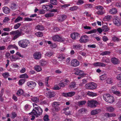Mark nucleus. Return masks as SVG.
<instances>
[{
  "label": "nucleus",
  "instance_id": "obj_4",
  "mask_svg": "<svg viewBox=\"0 0 121 121\" xmlns=\"http://www.w3.org/2000/svg\"><path fill=\"white\" fill-rule=\"evenodd\" d=\"M60 105V103L59 102H53L52 104V108L51 110L53 112H57L59 111L60 110V108L59 106Z\"/></svg>",
  "mask_w": 121,
  "mask_h": 121
},
{
  "label": "nucleus",
  "instance_id": "obj_1",
  "mask_svg": "<svg viewBox=\"0 0 121 121\" xmlns=\"http://www.w3.org/2000/svg\"><path fill=\"white\" fill-rule=\"evenodd\" d=\"M26 32L24 29L20 28L19 30L10 32V34L11 35H15L13 36V40H15L19 36L24 35Z\"/></svg>",
  "mask_w": 121,
  "mask_h": 121
},
{
  "label": "nucleus",
  "instance_id": "obj_26",
  "mask_svg": "<svg viewBox=\"0 0 121 121\" xmlns=\"http://www.w3.org/2000/svg\"><path fill=\"white\" fill-rule=\"evenodd\" d=\"M109 12L111 14H114L117 13V11L116 9L113 8L110 10Z\"/></svg>",
  "mask_w": 121,
  "mask_h": 121
},
{
  "label": "nucleus",
  "instance_id": "obj_12",
  "mask_svg": "<svg viewBox=\"0 0 121 121\" xmlns=\"http://www.w3.org/2000/svg\"><path fill=\"white\" fill-rule=\"evenodd\" d=\"M36 85V83L33 81H29L27 82V85L29 87L34 89Z\"/></svg>",
  "mask_w": 121,
  "mask_h": 121
},
{
  "label": "nucleus",
  "instance_id": "obj_51",
  "mask_svg": "<svg viewBox=\"0 0 121 121\" xmlns=\"http://www.w3.org/2000/svg\"><path fill=\"white\" fill-rule=\"evenodd\" d=\"M53 54V53L52 52H48L46 53L45 56L48 57H50Z\"/></svg>",
  "mask_w": 121,
  "mask_h": 121
},
{
  "label": "nucleus",
  "instance_id": "obj_40",
  "mask_svg": "<svg viewBox=\"0 0 121 121\" xmlns=\"http://www.w3.org/2000/svg\"><path fill=\"white\" fill-rule=\"evenodd\" d=\"M24 93L22 89L18 90L17 92V94L19 96H20L22 95Z\"/></svg>",
  "mask_w": 121,
  "mask_h": 121
},
{
  "label": "nucleus",
  "instance_id": "obj_55",
  "mask_svg": "<svg viewBox=\"0 0 121 121\" xmlns=\"http://www.w3.org/2000/svg\"><path fill=\"white\" fill-rule=\"evenodd\" d=\"M2 75L5 78H7L10 76L9 73L8 72L3 73Z\"/></svg>",
  "mask_w": 121,
  "mask_h": 121
},
{
  "label": "nucleus",
  "instance_id": "obj_15",
  "mask_svg": "<svg viewBox=\"0 0 121 121\" xmlns=\"http://www.w3.org/2000/svg\"><path fill=\"white\" fill-rule=\"evenodd\" d=\"M41 56V54L40 52H36L33 55L34 58L36 60L40 59Z\"/></svg>",
  "mask_w": 121,
  "mask_h": 121
},
{
  "label": "nucleus",
  "instance_id": "obj_9",
  "mask_svg": "<svg viewBox=\"0 0 121 121\" xmlns=\"http://www.w3.org/2000/svg\"><path fill=\"white\" fill-rule=\"evenodd\" d=\"M113 22L114 24L117 26H119L121 25V19L117 16L114 17Z\"/></svg>",
  "mask_w": 121,
  "mask_h": 121
},
{
  "label": "nucleus",
  "instance_id": "obj_49",
  "mask_svg": "<svg viewBox=\"0 0 121 121\" xmlns=\"http://www.w3.org/2000/svg\"><path fill=\"white\" fill-rule=\"evenodd\" d=\"M75 93L74 91H71L68 93V97H71L75 95Z\"/></svg>",
  "mask_w": 121,
  "mask_h": 121
},
{
  "label": "nucleus",
  "instance_id": "obj_31",
  "mask_svg": "<svg viewBox=\"0 0 121 121\" xmlns=\"http://www.w3.org/2000/svg\"><path fill=\"white\" fill-rule=\"evenodd\" d=\"M12 48H15L17 50L18 49V48L17 46L14 44L13 45H10L8 46L7 48V49H10Z\"/></svg>",
  "mask_w": 121,
  "mask_h": 121
},
{
  "label": "nucleus",
  "instance_id": "obj_21",
  "mask_svg": "<svg viewBox=\"0 0 121 121\" xmlns=\"http://www.w3.org/2000/svg\"><path fill=\"white\" fill-rule=\"evenodd\" d=\"M10 58L11 61H15L20 59V58L18 56L13 55L11 56Z\"/></svg>",
  "mask_w": 121,
  "mask_h": 121
},
{
  "label": "nucleus",
  "instance_id": "obj_47",
  "mask_svg": "<svg viewBox=\"0 0 121 121\" xmlns=\"http://www.w3.org/2000/svg\"><path fill=\"white\" fill-rule=\"evenodd\" d=\"M31 100L32 101L36 103L38 102L39 101V99L37 97H34L31 98Z\"/></svg>",
  "mask_w": 121,
  "mask_h": 121
},
{
  "label": "nucleus",
  "instance_id": "obj_42",
  "mask_svg": "<svg viewBox=\"0 0 121 121\" xmlns=\"http://www.w3.org/2000/svg\"><path fill=\"white\" fill-rule=\"evenodd\" d=\"M23 18L20 17H18L14 21V22L15 23H17L22 20Z\"/></svg>",
  "mask_w": 121,
  "mask_h": 121
},
{
  "label": "nucleus",
  "instance_id": "obj_18",
  "mask_svg": "<svg viewBox=\"0 0 121 121\" xmlns=\"http://www.w3.org/2000/svg\"><path fill=\"white\" fill-rule=\"evenodd\" d=\"M79 36V34L78 33H73L71 35V38L73 39H75L78 36Z\"/></svg>",
  "mask_w": 121,
  "mask_h": 121
},
{
  "label": "nucleus",
  "instance_id": "obj_61",
  "mask_svg": "<svg viewBox=\"0 0 121 121\" xmlns=\"http://www.w3.org/2000/svg\"><path fill=\"white\" fill-rule=\"evenodd\" d=\"M30 106L29 105L27 104H26L25 106V109L26 111H27L29 110L30 108Z\"/></svg>",
  "mask_w": 121,
  "mask_h": 121
},
{
  "label": "nucleus",
  "instance_id": "obj_38",
  "mask_svg": "<svg viewBox=\"0 0 121 121\" xmlns=\"http://www.w3.org/2000/svg\"><path fill=\"white\" fill-rule=\"evenodd\" d=\"M35 35L39 37H42L43 36V33L39 31L36 33Z\"/></svg>",
  "mask_w": 121,
  "mask_h": 121
},
{
  "label": "nucleus",
  "instance_id": "obj_64",
  "mask_svg": "<svg viewBox=\"0 0 121 121\" xmlns=\"http://www.w3.org/2000/svg\"><path fill=\"white\" fill-rule=\"evenodd\" d=\"M43 120L44 121H49L48 116L47 115H45L43 117Z\"/></svg>",
  "mask_w": 121,
  "mask_h": 121
},
{
  "label": "nucleus",
  "instance_id": "obj_62",
  "mask_svg": "<svg viewBox=\"0 0 121 121\" xmlns=\"http://www.w3.org/2000/svg\"><path fill=\"white\" fill-rule=\"evenodd\" d=\"M34 108L33 110H35L38 109V108H40L38 106V105L34 103L33 104Z\"/></svg>",
  "mask_w": 121,
  "mask_h": 121
},
{
  "label": "nucleus",
  "instance_id": "obj_27",
  "mask_svg": "<svg viewBox=\"0 0 121 121\" xmlns=\"http://www.w3.org/2000/svg\"><path fill=\"white\" fill-rule=\"evenodd\" d=\"M106 109L107 111L110 112H113L115 110V109L113 107L110 106L107 107Z\"/></svg>",
  "mask_w": 121,
  "mask_h": 121
},
{
  "label": "nucleus",
  "instance_id": "obj_58",
  "mask_svg": "<svg viewBox=\"0 0 121 121\" xmlns=\"http://www.w3.org/2000/svg\"><path fill=\"white\" fill-rule=\"evenodd\" d=\"M25 82V80L24 79H22L20 80L18 82L19 85H22Z\"/></svg>",
  "mask_w": 121,
  "mask_h": 121
},
{
  "label": "nucleus",
  "instance_id": "obj_41",
  "mask_svg": "<svg viewBox=\"0 0 121 121\" xmlns=\"http://www.w3.org/2000/svg\"><path fill=\"white\" fill-rule=\"evenodd\" d=\"M87 111V110L84 108H82L78 110V112L80 113L83 114Z\"/></svg>",
  "mask_w": 121,
  "mask_h": 121
},
{
  "label": "nucleus",
  "instance_id": "obj_52",
  "mask_svg": "<svg viewBox=\"0 0 121 121\" xmlns=\"http://www.w3.org/2000/svg\"><path fill=\"white\" fill-rule=\"evenodd\" d=\"M73 47L74 49L79 50L81 47V46L79 45H73Z\"/></svg>",
  "mask_w": 121,
  "mask_h": 121
},
{
  "label": "nucleus",
  "instance_id": "obj_34",
  "mask_svg": "<svg viewBox=\"0 0 121 121\" xmlns=\"http://www.w3.org/2000/svg\"><path fill=\"white\" fill-rule=\"evenodd\" d=\"M91 90H93L96 88L97 86V85L95 83L93 82H91Z\"/></svg>",
  "mask_w": 121,
  "mask_h": 121
},
{
  "label": "nucleus",
  "instance_id": "obj_35",
  "mask_svg": "<svg viewBox=\"0 0 121 121\" xmlns=\"http://www.w3.org/2000/svg\"><path fill=\"white\" fill-rule=\"evenodd\" d=\"M102 61L103 62H105L107 63H108L110 61V60L107 57H104L102 59Z\"/></svg>",
  "mask_w": 121,
  "mask_h": 121
},
{
  "label": "nucleus",
  "instance_id": "obj_5",
  "mask_svg": "<svg viewBox=\"0 0 121 121\" xmlns=\"http://www.w3.org/2000/svg\"><path fill=\"white\" fill-rule=\"evenodd\" d=\"M42 112V109L40 107L38 108V109L35 110H33L31 113H29V114L34 115L37 117L41 115Z\"/></svg>",
  "mask_w": 121,
  "mask_h": 121
},
{
  "label": "nucleus",
  "instance_id": "obj_2",
  "mask_svg": "<svg viewBox=\"0 0 121 121\" xmlns=\"http://www.w3.org/2000/svg\"><path fill=\"white\" fill-rule=\"evenodd\" d=\"M103 97L104 100L108 103H112L114 101V97L110 94H104L103 95Z\"/></svg>",
  "mask_w": 121,
  "mask_h": 121
},
{
  "label": "nucleus",
  "instance_id": "obj_57",
  "mask_svg": "<svg viewBox=\"0 0 121 121\" xmlns=\"http://www.w3.org/2000/svg\"><path fill=\"white\" fill-rule=\"evenodd\" d=\"M111 17L110 16H107L105 17L104 19L105 21H108L110 20Z\"/></svg>",
  "mask_w": 121,
  "mask_h": 121
},
{
  "label": "nucleus",
  "instance_id": "obj_32",
  "mask_svg": "<svg viewBox=\"0 0 121 121\" xmlns=\"http://www.w3.org/2000/svg\"><path fill=\"white\" fill-rule=\"evenodd\" d=\"M79 7L78 6L76 5H74L72 7H71L69 8V10L73 11L76 10L78 9Z\"/></svg>",
  "mask_w": 121,
  "mask_h": 121
},
{
  "label": "nucleus",
  "instance_id": "obj_19",
  "mask_svg": "<svg viewBox=\"0 0 121 121\" xmlns=\"http://www.w3.org/2000/svg\"><path fill=\"white\" fill-rule=\"evenodd\" d=\"M67 17L66 15H62L59 16L58 18V21L60 22H61L65 20Z\"/></svg>",
  "mask_w": 121,
  "mask_h": 121
},
{
  "label": "nucleus",
  "instance_id": "obj_7",
  "mask_svg": "<svg viewBox=\"0 0 121 121\" xmlns=\"http://www.w3.org/2000/svg\"><path fill=\"white\" fill-rule=\"evenodd\" d=\"M87 104L88 106L91 108H95L99 104V103L95 100H88Z\"/></svg>",
  "mask_w": 121,
  "mask_h": 121
},
{
  "label": "nucleus",
  "instance_id": "obj_56",
  "mask_svg": "<svg viewBox=\"0 0 121 121\" xmlns=\"http://www.w3.org/2000/svg\"><path fill=\"white\" fill-rule=\"evenodd\" d=\"M93 5L91 4H88L84 5V7L85 9L87 8H92Z\"/></svg>",
  "mask_w": 121,
  "mask_h": 121
},
{
  "label": "nucleus",
  "instance_id": "obj_24",
  "mask_svg": "<svg viewBox=\"0 0 121 121\" xmlns=\"http://www.w3.org/2000/svg\"><path fill=\"white\" fill-rule=\"evenodd\" d=\"M87 94L88 96L92 97L96 96L97 95V94L96 93L91 92L90 91L88 92Z\"/></svg>",
  "mask_w": 121,
  "mask_h": 121
},
{
  "label": "nucleus",
  "instance_id": "obj_23",
  "mask_svg": "<svg viewBox=\"0 0 121 121\" xmlns=\"http://www.w3.org/2000/svg\"><path fill=\"white\" fill-rule=\"evenodd\" d=\"M35 29L38 30L42 31L44 30V28L42 25H38L35 27Z\"/></svg>",
  "mask_w": 121,
  "mask_h": 121
},
{
  "label": "nucleus",
  "instance_id": "obj_44",
  "mask_svg": "<svg viewBox=\"0 0 121 121\" xmlns=\"http://www.w3.org/2000/svg\"><path fill=\"white\" fill-rule=\"evenodd\" d=\"M58 59H61V60H63L65 58V55L62 54L59 55L58 56Z\"/></svg>",
  "mask_w": 121,
  "mask_h": 121
},
{
  "label": "nucleus",
  "instance_id": "obj_59",
  "mask_svg": "<svg viewBox=\"0 0 121 121\" xmlns=\"http://www.w3.org/2000/svg\"><path fill=\"white\" fill-rule=\"evenodd\" d=\"M86 88L88 89H91V83H89L86 84L85 86Z\"/></svg>",
  "mask_w": 121,
  "mask_h": 121
},
{
  "label": "nucleus",
  "instance_id": "obj_39",
  "mask_svg": "<svg viewBox=\"0 0 121 121\" xmlns=\"http://www.w3.org/2000/svg\"><path fill=\"white\" fill-rule=\"evenodd\" d=\"M102 30L106 32L108 31L109 30L108 28L106 25H103L102 27Z\"/></svg>",
  "mask_w": 121,
  "mask_h": 121
},
{
  "label": "nucleus",
  "instance_id": "obj_6",
  "mask_svg": "<svg viewBox=\"0 0 121 121\" xmlns=\"http://www.w3.org/2000/svg\"><path fill=\"white\" fill-rule=\"evenodd\" d=\"M52 39L54 41H58L61 42L66 43L67 40L64 38H63L59 35H55L52 37Z\"/></svg>",
  "mask_w": 121,
  "mask_h": 121
},
{
  "label": "nucleus",
  "instance_id": "obj_10",
  "mask_svg": "<svg viewBox=\"0 0 121 121\" xmlns=\"http://www.w3.org/2000/svg\"><path fill=\"white\" fill-rule=\"evenodd\" d=\"M74 70L75 71L74 74H75L80 75L81 77L84 76V73L83 71L80 70L79 69L77 68H75Z\"/></svg>",
  "mask_w": 121,
  "mask_h": 121
},
{
  "label": "nucleus",
  "instance_id": "obj_30",
  "mask_svg": "<svg viewBox=\"0 0 121 121\" xmlns=\"http://www.w3.org/2000/svg\"><path fill=\"white\" fill-rule=\"evenodd\" d=\"M35 70L37 72H39L42 70L41 67L39 65H36L34 67Z\"/></svg>",
  "mask_w": 121,
  "mask_h": 121
},
{
  "label": "nucleus",
  "instance_id": "obj_14",
  "mask_svg": "<svg viewBox=\"0 0 121 121\" xmlns=\"http://www.w3.org/2000/svg\"><path fill=\"white\" fill-rule=\"evenodd\" d=\"M88 37L86 35L82 36L79 39V41L81 43H86L88 41Z\"/></svg>",
  "mask_w": 121,
  "mask_h": 121
},
{
  "label": "nucleus",
  "instance_id": "obj_53",
  "mask_svg": "<svg viewBox=\"0 0 121 121\" xmlns=\"http://www.w3.org/2000/svg\"><path fill=\"white\" fill-rule=\"evenodd\" d=\"M107 78V76L105 74L102 75L100 76V79L101 80H104L105 79Z\"/></svg>",
  "mask_w": 121,
  "mask_h": 121
},
{
  "label": "nucleus",
  "instance_id": "obj_13",
  "mask_svg": "<svg viewBox=\"0 0 121 121\" xmlns=\"http://www.w3.org/2000/svg\"><path fill=\"white\" fill-rule=\"evenodd\" d=\"M42 8L45 11H48L53 8V6L51 4L49 5H42Z\"/></svg>",
  "mask_w": 121,
  "mask_h": 121
},
{
  "label": "nucleus",
  "instance_id": "obj_22",
  "mask_svg": "<svg viewBox=\"0 0 121 121\" xmlns=\"http://www.w3.org/2000/svg\"><path fill=\"white\" fill-rule=\"evenodd\" d=\"M2 10L3 12L6 14H8L10 13V10L7 7L5 6L3 8Z\"/></svg>",
  "mask_w": 121,
  "mask_h": 121
},
{
  "label": "nucleus",
  "instance_id": "obj_48",
  "mask_svg": "<svg viewBox=\"0 0 121 121\" xmlns=\"http://www.w3.org/2000/svg\"><path fill=\"white\" fill-rule=\"evenodd\" d=\"M110 52L109 51H105L104 52L101 53L100 54L102 56L108 55L110 54Z\"/></svg>",
  "mask_w": 121,
  "mask_h": 121
},
{
  "label": "nucleus",
  "instance_id": "obj_36",
  "mask_svg": "<svg viewBox=\"0 0 121 121\" xmlns=\"http://www.w3.org/2000/svg\"><path fill=\"white\" fill-rule=\"evenodd\" d=\"M86 103L85 101H78L77 103L78 105L79 106H81L85 104Z\"/></svg>",
  "mask_w": 121,
  "mask_h": 121
},
{
  "label": "nucleus",
  "instance_id": "obj_43",
  "mask_svg": "<svg viewBox=\"0 0 121 121\" xmlns=\"http://www.w3.org/2000/svg\"><path fill=\"white\" fill-rule=\"evenodd\" d=\"M54 15L53 13H49L45 14L44 16L46 17H53Z\"/></svg>",
  "mask_w": 121,
  "mask_h": 121
},
{
  "label": "nucleus",
  "instance_id": "obj_20",
  "mask_svg": "<svg viewBox=\"0 0 121 121\" xmlns=\"http://www.w3.org/2000/svg\"><path fill=\"white\" fill-rule=\"evenodd\" d=\"M93 65L96 66H101V67H105L106 66V65L104 63L100 62H95L93 64Z\"/></svg>",
  "mask_w": 121,
  "mask_h": 121
},
{
  "label": "nucleus",
  "instance_id": "obj_29",
  "mask_svg": "<svg viewBox=\"0 0 121 121\" xmlns=\"http://www.w3.org/2000/svg\"><path fill=\"white\" fill-rule=\"evenodd\" d=\"M111 60L112 63L114 64H117L119 63L118 60L115 58H112Z\"/></svg>",
  "mask_w": 121,
  "mask_h": 121
},
{
  "label": "nucleus",
  "instance_id": "obj_11",
  "mask_svg": "<svg viewBox=\"0 0 121 121\" xmlns=\"http://www.w3.org/2000/svg\"><path fill=\"white\" fill-rule=\"evenodd\" d=\"M79 62L76 59H73L71 60L70 62L71 66L73 67H76L79 65Z\"/></svg>",
  "mask_w": 121,
  "mask_h": 121
},
{
  "label": "nucleus",
  "instance_id": "obj_17",
  "mask_svg": "<svg viewBox=\"0 0 121 121\" xmlns=\"http://www.w3.org/2000/svg\"><path fill=\"white\" fill-rule=\"evenodd\" d=\"M47 96L48 98H50L54 97L55 95V93L53 91H50L47 93Z\"/></svg>",
  "mask_w": 121,
  "mask_h": 121
},
{
  "label": "nucleus",
  "instance_id": "obj_60",
  "mask_svg": "<svg viewBox=\"0 0 121 121\" xmlns=\"http://www.w3.org/2000/svg\"><path fill=\"white\" fill-rule=\"evenodd\" d=\"M112 40L115 42H118L119 41V39L118 37L114 36L112 37Z\"/></svg>",
  "mask_w": 121,
  "mask_h": 121
},
{
  "label": "nucleus",
  "instance_id": "obj_28",
  "mask_svg": "<svg viewBox=\"0 0 121 121\" xmlns=\"http://www.w3.org/2000/svg\"><path fill=\"white\" fill-rule=\"evenodd\" d=\"M76 84L75 82H72L70 83L69 85V88H73L76 87Z\"/></svg>",
  "mask_w": 121,
  "mask_h": 121
},
{
  "label": "nucleus",
  "instance_id": "obj_37",
  "mask_svg": "<svg viewBox=\"0 0 121 121\" xmlns=\"http://www.w3.org/2000/svg\"><path fill=\"white\" fill-rule=\"evenodd\" d=\"M62 81L65 86L66 85H68L70 82V81L69 80L67 79L66 78L64 79Z\"/></svg>",
  "mask_w": 121,
  "mask_h": 121
},
{
  "label": "nucleus",
  "instance_id": "obj_16",
  "mask_svg": "<svg viewBox=\"0 0 121 121\" xmlns=\"http://www.w3.org/2000/svg\"><path fill=\"white\" fill-rule=\"evenodd\" d=\"M101 110L100 109H96L95 110L91 111V115H94L100 113Z\"/></svg>",
  "mask_w": 121,
  "mask_h": 121
},
{
  "label": "nucleus",
  "instance_id": "obj_33",
  "mask_svg": "<svg viewBox=\"0 0 121 121\" xmlns=\"http://www.w3.org/2000/svg\"><path fill=\"white\" fill-rule=\"evenodd\" d=\"M48 62L46 61L43 60H42L40 62V65L42 66H45L47 65Z\"/></svg>",
  "mask_w": 121,
  "mask_h": 121
},
{
  "label": "nucleus",
  "instance_id": "obj_46",
  "mask_svg": "<svg viewBox=\"0 0 121 121\" xmlns=\"http://www.w3.org/2000/svg\"><path fill=\"white\" fill-rule=\"evenodd\" d=\"M21 24L20 23H18L15 24L14 26V28L15 29L18 28L21 26Z\"/></svg>",
  "mask_w": 121,
  "mask_h": 121
},
{
  "label": "nucleus",
  "instance_id": "obj_54",
  "mask_svg": "<svg viewBox=\"0 0 121 121\" xmlns=\"http://www.w3.org/2000/svg\"><path fill=\"white\" fill-rule=\"evenodd\" d=\"M97 32V30L95 29H93L89 31L86 32V34H91L96 33Z\"/></svg>",
  "mask_w": 121,
  "mask_h": 121
},
{
  "label": "nucleus",
  "instance_id": "obj_3",
  "mask_svg": "<svg viewBox=\"0 0 121 121\" xmlns=\"http://www.w3.org/2000/svg\"><path fill=\"white\" fill-rule=\"evenodd\" d=\"M30 43V41L28 40L25 39L19 41L18 42V44L21 48H25L28 46Z\"/></svg>",
  "mask_w": 121,
  "mask_h": 121
},
{
  "label": "nucleus",
  "instance_id": "obj_50",
  "mask_svg": "<svg viewBox=\"0 0 121 121\" xmlns=\"http://www.w3.org/2000/svg\"><path fill=\"white\" fill-rule=\"evenodd\" d=\"M50 3L53 5H56L57 4V0H50Z\"/></svg>",
  "mask_w": 121,
  "mask_h": 121
},
{
  "label": "nucleus",
  "instance_id": "obj_45",
  "mask_svg": "<svg viewBox=\"0 0 121 121\" xmlns=\"http://www.w3.org/2000/svg\"><path fill=\"white\" fill-rule=\"evenodd\" d=\"M19 78H28V76L27 75V74L26 73H24V74L21 75L20 77Z\"/></svg>",
  "mask_w": 121,
  "mask_h": 121
},
{
  "label": "nucleus",
  "instance_id": "obj_25",
  "mask_svg": "<svg viewBox=\"0 0 121 121\" xmlns=\"http://www.w3.org/2000/svg\"><path fill=\"white\" fill-rule=\"evenodd\" d=\"M9 7L12 10H15L17 8V6L15 4L13 3L11 4Z\"/></svg>",
  "mask_w": 121,
  "mask_h": 121
},
{
  "label": "nucleus",
  "instance_id": "obj_63",
  "mask_svg": "<svg viewBox=\"0 0 121 121\" xmlns=\"http://www.w3.org/2000/svg\"><path fill=\"white\" fill-rule=\"evenodd\" d=\"M52 61L53 63V64L56 65H58L59 64V63L55 59H52Z\"/></svg>",
  "mask_w": 121,
  "mask_h": 121
},
{
  "label": "nucleus",
  "instance_id": "obj_8",
  "mask_svg": "<svg viewBox=\"0 0 121 121\" xmlns=\"http://www.w3.org/2000/svg\"><path fill=\"white\" fill-rule=\"evenodd\" d=\"M96 9L99 10L96 12V13L99 15H102L105 13V11L104 10V8L100 5L97 6L95 7Z\"/></svg>",
  "mask_w": 121,
  "mask_h": 121
}]
</instances>
